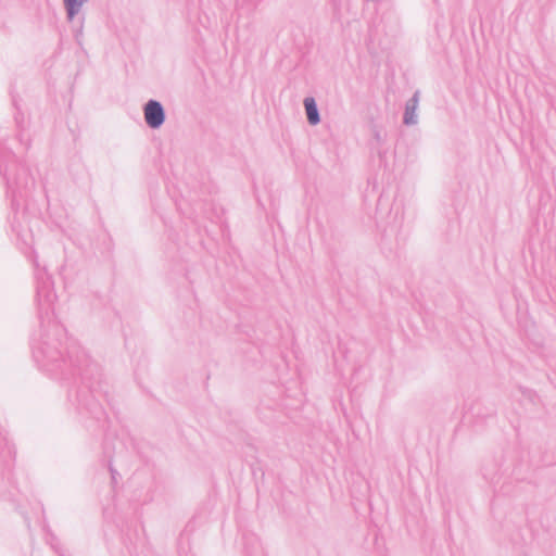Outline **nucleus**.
I'll return each mask as SVG.
<instances>
[{
  "label": "nucleus",
  "mask_w": 556,
  "mask_h": 556,
  "mask_svg": "<svg viewBox=\"0 0 556 556\" xmlns=\"http://www.w3.org/2000/svg\"><path fill=\"white\" fill-rule=\"evenodd\" d=\"M34 263L40 329L31 341L33 358L52 379L73 381L75 387L68 391L67 400L77 420L89 430H104L109 424L104 409L108 392L99 366L55 319L58 296L53 281L46 268Z\"/></svg>",
  "instance_id": "1"
},
{
  "label": "nucleus",
  "mask_w": 556,
  "mask_h": 556,
  "mask_svg": "<svg viewBox=\"0 0 556 556\" xmlns=\"http://www.w3.org/2000/svg\"><path fill=\"white\" fill-rule=\"evenodd\" d=\"M0 176L4 180L12 208L17 210L20 200L35 186V179L25 162L5 144H0Z\"/></svg>",
  "instance_id": "2"
},
{
  "label": "nucleus",
  "mask_w": 556,
  "mask_h": 556,
  "mask_svg": "<svg viewBox=\"0 0 556 556\" xmlns=\"http://www.w3.org/2000/svg\"><path fill=\"white\" fill-rule=\"evenodd\" d=\"M15 460L14 446L9 442L5 431L0 428V495L14 500L12 469Z\"/></svg>",
  "instance_id": "3"
},
{
  "label": "nucleus",
  "mask_w": 556,
  "mask_h": 556,
  "mask_svg": "<svg viewBox=\"0 0 556 556\" xmlns=\"http://www.w3.org/2000/svg\"><path fill=\"white\" fill-rule=\"evenodd\" d=\"M143 116L146 124L151 129H159L165 123L166 112L160 101L150 99L143 105Z\"/></svg>",
  "instance_id": "4"
},
{
  "label": "nucleus",
  "mask_w": 556,
  "mask_h": 556,
  "mask_svg": "<svg viewBox=\"0 0 556 556\" xmlns=\"http://www.w3.org/2000/svg\"><path fill=\"white\" fill-rule=\"evenodd\" d=\"M419 103V91H415L413 97L405 103L403 124L406 126L416 125L418 122L417 108Z\"/></svg>",
  "instance_id": "5"
},
{
  "label": "nucleus",
  "mask_w": 556,
  "mask_h": 556,
  "mask_svg": "<svg viewBox=\"0 0 556 556\" xmlns=\"http://www.w3.org/2000/svg\"><path fill=\"white\" fill-rule=\"evenodd\" d=\"M304 108L308 124L312 126L319 124L320 115L317 103L313 97H307L304 99Z\"/></svg>",
  "instance_id": "6"
},
{
  "label": "nucleus",
  "mask_w": 556,
  "mask_h": 556,
  "mask_svg": "<svg viewBox=\"0 0 556 556\" xmlns=\"http://www.w3.org/2000/svg\"><path fill=\"white\" fill-rule=\"evenodd\" d=\"M88 0H63L66 17L72 22Z\"/></svg>",
  "instance_id": "7"
},
{
  "label": "nucleus",
  "mask_w": 556,
  "mask_h": 556,
  "mask_svg": "<svg viewBox=\"0 0 556 556\" xmlns=\"http://www.w3.org/2000/svg\"><path fill=\"white\" fill-rule=\"evenodd\" d=\"M483 478L493 486L500 482V476L497 473L496 464H492L491 467H484L482 469Z\"/></svg>",
  "instance_id": "8"
},
{
  "label": "nucleus",
  "mask_w": 556,
  "mask_h": 556,
  "mask_svg": "<svg viewBox=\"0 0 556 556\" xmlns=\"http://www.w3.org/2000/svg\"><path fill=\"white\" fill-rule=\"evenodd\" d=\"M16 126H17V134H16V139L18 140V142L24 146V149L25 150H28L29 147H30V139L28 136H26L25 134V126H22L21 122L16 118Z\"/></svg>",
  "instance_id": "9"
},
{
  "label": "nucleus",
  "mask_w": 556,
  "mask_h": 556,
  "mask_svg": "<svg viewBox=\"0 0 556 556\" xmlns=\"http://www.w3.org/2000/svg\"><path fill=\"white\" fill-rule=\"evenodd\" d=\"M372 137L376 141L377 146H381L384 142V136L382 135V131L377 127L374 126L372 128Z\"/></svg>",
  "instance_id": "10"
},
{
  "label": "nucleus",
  "mask_w": 556,
  "mask_h": 556,
  "mask_svg": "<svg viewBox=\"0 0 556 556\" xmlns=\"http://www.w3.org/2000/svg\"><path fill=\"white\" fill-rule=\"evenodd\" d=\"M52 547L55 549V552L60 555V556H66L63 552H61V549L59 548V546L55 544H52Z\"/></svg>",
  "instance_id": "11"
},
{
  "label": "nucleus",
  "mask_w": 556,
  "mask_h": 556,
  "mask_svg": "<svg viewBox=\"0 0 556 556\" xmlns=\"http://www.w3.org/2000/svg\"><path fill=\"white\" fill-rule=\"evenodd\" d=\"M110 471H111V475H112V479L115 480V476H116V470L110 466Z\"/></svg>",
  "instance_id": "12"
},
{
  "label": "nucleus",
  "mask_w": 556,
  "mask_h": 556,
  "mask_svg": "<svg viewBox=\"0 0 556 556\" xmlns=\"http://www.w3.org/2000/svg\"><path fill=\"white\" fill-rule=\"evenodd\" d=\"M16 118L21 122L22 126H24V119H23V116H20V114H17V115L15 116V119H16Z\"/></svg>",
  "instance_id": "13"
}]
</instances>
